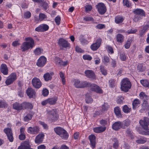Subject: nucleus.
Returning <instances> with one entry per match:
<instances>
[{"instance_id": "a878e982", "label": "nucleus", "mask_w": 149, "mask_h": 149, "mask_svg": "<svg viewBox=\"0 0 149 149\" xmlns=\"http://www.w3.org/2000/svg\"><path fill=\"white\" fill-rule=\"evenodd\" d=\"M106 129L105 127H100L94 128L93 131L96 133H99L104 131Z\"/></svg>"}, {"instance_id": "f257e3e1", "label": "nucleus", "mask_w": 149, "mask_h": 149, "mask_svg": "<svg viewBox=\"0 0 149 149\" xmlns=\"http://www.w3.org/2000/svg\"><path fill=\"white\" fill-rule=\"evenodd\" d=\"M74 86L78 88H84L85 87L91 86L92 91H94L99 93H102V90L98 86L95 84L91 85L90 83L86 81L81 82L77 79L74 80Z\"/></svg>"}, {"instance_id": "c03bdc74", "label": "nucleus", "mask_w": 149, "mask_h": 149, "mask_svg": "<svg viewBox=\"0 0 149 149\" xmlns=\"http://www.w3.org/2000/svg\"><path fill=\"white\" fill-rule=\"evenodd\" d=\"M100 70L103 75H105L107 74V70L104 68L103 66L101 65L100 66Z\"/></svg>"}, {"instance_id": "37998d69", "label": "nucleus", "mask_w": 149, "mask_h": 149, "mask_svg": "<svg viewBox=\"0 0 149 149\" xmlns=\"http://www.w3.org/2000/svg\"><path fill=\"white\" fill-rule=\"evenodd\" d=\"M122 123L123 124V126H124V128H123V129L125 128V127H127L130 124V121L127 119L126 120L123 122H122Z\"/></svg>"}, {"instance_id": "f03ea898", "label": "nucleus", "mask_w": 149, "mask_h": 149, "mask_svg": "<svg viewBox=\"0 0 149 149\" xmlns=\"http://www.w3.org/2000/svg\"><path fill=\"white\" fill-rule=\"evenodd\" d=\"M58 44L61 50H63V48L70 47V45L68 42L63 38H60L58 42Z\"/></svg>"}, {"instance_id": "473e14b6", "label": "nucleus", "mask_w": 149, "mask_h": 149, "mask_svg": "<svg viewBox=\"0 0 149 149\" xmlns=\"http://www.w3.org/2000/svg\"><path fill=\"white\" fill-rule=\"evenodd\" d=\"M112 144L114 148L116 149L118 147L119 142L117 138H114L112 140Z\"/></svg>"}, {"instance_id": "bb28decb", "label": "nucleus", "mask_w": 149, "mask_h": 149, "mask_svg": "<svg viewBox=\"0 0 149 149\" xmlns=\"http://www.w3.org/2000/svg\"><path fill=\"white\" fill-rule=\"evenodd\" d=\"M22 110L27 109H32L33 107L32 105L29 103L24 102L21 104Z\"/></svg>"}, {"instance_id": "49530a36", "label": "nucleus", "mask_w": 149, "mask_h": 149, "mask_svg": "<svg viewBox=\"0 0 149 149\" xmlns=\"http://www.w3.org/2000/svg\"><path fill=\"white\" fill-rule=\"evenodd\" d=\"M59 74L60 77L62 79V81L63 84H65V81L64 74L62 72H60Z\"/></svg>"}, {"instance_id": "423d86ee", "label": "nucleus", "mask_w": 149, "mask_h": 149, "mask_svg": "<svg viewBox=\"0 0 149 149\" xmlns=\"http://www.w3.org/2000/svg\"><path fill=\"white\" fill-rule=\"evenodd\" d=\"M34 46V44L28 42H24L21 46L22 51L23 52L28 50L30 48L32 49Z\"/></svg>"}, {"instance_id": "864d4df0", "label": "nucleus", "mask_w": 149, "mask_h": 149, "mask_svg": "<svg viewBox=\"0 0 149 149\" xmlns=\"http://www.w3.org/2000/svg\"><path fill=\"white\" fill-rule=\"evenodd\" d=\"M124 99L123 97L122 96L118 97L117 101V103L120 104L123 103Z\"/></svg>"}, {"instance_id": "9d476101", "label": "nucleus", "mask_w": 149, "mask_h": 149, "mask_svg": "<svg viewBox=\"0 0 149 149\" xmlns=\"http://www.w3.org/2000/svg\"><path fill=\"white\" fill-rule=\"evenodd\" d=\"M32 82L33 86L36 88H40L42 85L40 80L37 77H34L32 80Z\"/></svg>"}, {"instance_id": "774afa93", "label": "nucleus", "mask_w": 149, "mask_h": 149, "mask_svg": "<svg viewBox=\"0 0 149 149\" xmlns=\"http://www.w3.org/2000/svg\"><path fill=\"white\" fill-rule=\"evenodd\" d=\"M109 58L108 56H104L103 58V62L104 63H108L109 61Z\"/></svg>"}, {"instance_id": "0e129e2a", "label": "nucleus", "mask_w": 149, "mask_h": 149, "mask_svg": "<svg viewBox=\"0 0 149 149\" xmlns=\"http://www.w3.org/2000/svg\"><path fill=\"white\" fill-rule=\"evenodd\" d=\"M49 93L48 91L46 89H43L42 91V94L45 96H47Z\"/></svg>"}, {"instance_id": "de8ad7c7", "label": "nucleus", "mask_w": 149, "mask_h": 149, "mask_svg": "<svg viewBox=\"0 0 149 149\" xmlns=\"http://www.w3.org/2000/svg\"><path fill=\"white\" fill-rule=\"evenodd\" d=\"M39 19L40 21L43 20L44 19H46L47 16L44 13H40L39 15Z\"/></svg>"}, {"instance_id": "ea45409f", "label": "nucleus", "mask_w": 149, "mask_h": 149, "mask_svg": "<svg viewBox=\"0 0 149 149\" xmlns=\"http://www.w3.org/2000/svg\"><path fill=\"white\" fill-rule=\"evenodd\" d=\"M143 16L135 14L133 19L134 21L135 22H137L139 20L142 19Z\"/></svg>"}, {"instance_id": "f8f14e48", "label": "nucleus", "mask_w": 149, "mask_h": 149, "mask_svg": "<svg viewBox=\"0 0 149 149\" xmlns=\"http://www.w3.org/2000/svg\"><path fill=\"white\" fill-rule=\"evenodd\" d=\"M39 131V127L37 126H35L33 127H30L27 130L28 133L32 134H36Z\"/></svg>"}, {"instance_id": "6e6552de", "label": "nucleus", "mask_w": 149, "mask_h": 149, "mask_svg": "<svg viewBox=\"0 0 149 149\" xmlns=\"http://www.w3.org/2000/svg\"><path fill=\"white\" fill-rule=\"evenodd\" d=\"M102 40L101 38H99L96 40L95 42L91 46L90 48L93 51L97 50L100 46L101 44Z\"/></svg>"}, {"instance_id": "603ef678", "label": "nucleus", "mask_w": 149, "mask_h": 149, "mask_svg": "<svg viewBox=\"0 0 149 149\" xmlns=\"http://www.w3.org/2000/svg\"><path fill=\"white\" fill-rule=\"evenodd\" d=\"M64 131L63 133H62L63 136H60L62 138L64 139H66L68 137V135L67 132L64 129Z\"/></svg>"}, {"instance_id": "e2e57ef3", "label": "nucleus", "mask_w": 149, "mask_h": 149, "mask_svg": "<svg viewBox=\"0 0 149 149\" xmlns=\"http://www.w3.org/2000/svg\"><path fill=\"white\" fill-rule=\"evenodd\" d=\"M83 58L84 60H91L92 59V57L89 55H84L83 56Z\"/></svg>"}, {"instance_id": "9b49d317", "label": "nucleus", "mask_w": 149, "mask_h": 149, "mask_svg": "<svg viewBox=\"0 0 149 149\" xmlns=\"http://www.w3.org/2000/svg\"><path fill=\"white\" fill-rule=\"evenodd\" d=\"M46 61V58L44 56H41L38 60L36 65L39 67H42L45 64Z\"/></svg>"}, {"instance_id": "2eb2a0df", "label": "nucleus", "mask_w": 149, "mask_h": 149, "mask_svg": "<svg viewBox=\"0 0 149 149\" xmlns=\"http://www.w3.org/2000/svg\"><path fill=\"white\" fill-rule=\"evenodd\" d=\"M17 149H33L31 148L29 143V141H25L18 147Z\"/></svg>"}, {"instance_id": "39448f33", "label": "nucleus", "mask_w": 149, "mask_h": 149, "mask_svg": "<svg viewBox=\"0 0 149 149\" xmlns=\"http://www.w3.org/2000/svg\"><path fill=\"white\" fill-rule=\"evenodd\" d=\"M3 131L6 134L7 138L10 142H13L14 140V138L13 136V134L12 129L10 128H7L4 129Z\"/></svg>"}, {"instance_id": "c85d7f7f", "label": "nucleus", "mask_w": 149, "mask_h": 149, "mask_svg": "<svg viewBox=\"0 0 149 149\" xmlns=\"http://www.w3.org/2000/svg\"><path fill=\"white\" fill-rule=\"evenodd\" d=\"M137 139L136 140V142L138 144H143L147 141V139L144 137H137Z\"/></svg>"}, {"instance_id": "6e6d98bb", "label": "nucleus", "mask_w": 149, "mask_h": 149, "mask_svg": "<svg viewBox=\"0 0 149 149\" xmlns=\"http://www.w3.org/2000/svg\"><path fill=\"white\" fill-rule=\"evenodd\" d=\"M145 130L144 131H143L141 134L143 135H149V129H148L147 128L144 127L143 128Z\"/></svg>"}, {"instance_id": "a19ab883", "label": "nucleus", "mask_w": 149, "mask_h": 149, "mask_svg": "<svg viewBox=\"0 0 149 149\" xmlns=\"http://www.w3.org/2000/svg\"><path fill=\"white\" fill-rule=\"evenodd\" d=\"M146 68L143 66V65L141 64H139L137 67V69L139 72H142L144 71Z\"/></svg>"}, {"instance_id": "6ab92c4d", "label": "nucleus", "mask_w": 149, "mask_h": 149, "mask_svg": "<svg viewBox=\"0 0 149 149\" xmlns=\"http://www.w3.org/2000/svg\"><path fill=\"white\" fill-rule=\"evenodd\" d=\"M44 135L43 134L40 133L36 137L35 142L37 143L40 144L42 142L44 139Z\"/></svg>"}, {"instance_id": "2f4dec72", "label": "nucleus", "mask_w": 149, "mask_h": 149, "mask_svg": "<svg viewBox=\"0 0 149 149\" xmlns=\"http://www.w3.org/2000/svg\"><path fill=\"white\" fill-rule=\"evenodd\" d=\"M123 111L125 113H130L131 111V109L126 105H125L122 108Z\"/></svg>"}, {"instance_id": "1a4fd4ad", "label": "nucleus", "mask_w": 149, "mask_h": 149, "mask_svg": "<svg viewBox=\"0 0 149 149\" xmlns=\"http://www.w3.org/2000/svg\"><path fill=\"white\" fill-rule=\"evenodd\" d=\"M17 79V76L15 74L12 73L6 80L5 83L7 85L12 83Z\"/></svg>"}, {"instance_id": "393cba45", "label": "nucleus", "mask_w": 149, "mask_h": 149, "mask_svg": "<svg viewBox=\"0 0 149 149\" xmlns=\"http://www.w3.org/2000/svg\"><path fill=\"white\" fill-rule=\"evenodd\" d=\"M134 14L139 15L141 16H145V13L144 11L141 9H136L133 11Z\"/></svg>"}, {"instance_id": "f704fd0d", "label": "nucleus", "mask_w": 149, "mask_h": 149, "mask_svg": "<svg viewBox=\"0 0 149 149\" xmlns=\"http://www.w3.org/2000/svg\"><path fill=\"white\" fill-rule=\"evenodd\" d=\"M86 96L85 100L86 103H92L93 102V100L91 97V96L88 93H86Z\"/></svg>"}, {"instance_id": "8fccbe9b", "label": "nucleus", "mask_w": 149, "mask_h": 149, "mask_svg": "<svg viewBox=\"0 0 149 149\" xmlns=\"http://www.w3.org/2000/svg\"><path fill=\"white\" fill-rule=\"evenodd\" d=\"M127 86H124L122 85H120V88L121 90L127 92L129 89L131 88L129 87L127 88Z\"/></svg>"}, {"instance_id": "dca6fc26", "label": "nucleus", "mask_w": 149, "mask_h": 149, "mask_svg": "<svg viewBox=\"0 0 149 149\" xmlns=\"http://www.w3.org/2000/svg\"><path fill=\"white\" fill-rule=\"evenodd\" d=\"M54 74L53 72H47L44 74L43 75V78L44 80L46 81H48L51 80L52 79V76Z\"/></svg>"}, {"instance_id": "09e8293b", "label": "nucleus", "mask_w": 149, "mask_h": 149, "mask_svg": "<svg viewBox=\"0 0 149 149\" xmlns=\"http://www.w3.org/2000/svg\"><path fill=\"white\" fill-rule=\"evenodd\" d=\"M62 60H61L59 57L56 58V64L58 66H61L62 65Z\"/></svg>"}, {"instance_id": "20e7f679", "label": "nucleus", "mask_w": 149, "mask_h": 149, "mask_svg": "<svg viewBox=\"0 0 149 149\" xmlns=\"http://www.w3.org/2000/svg\"><path fill=\"white\" fill-rule=\"evenodd\" d=\"M48 114L50 116V119L53 121H55L58 119V116L56 113V109H52L49 110L48 112Z\"/></svg>"}, {"instance_id": "4d7b16f0", "label": "nucleus", "mask_w": 149, "mask_h": 149, "mask_svg": "<svg viewBox=\"0 0 149 149\" xmlns=\"http://www.w3.org/2000/svg\"><path fill=\"white\" fill-rule=\"evenodd\" d=\"M61 17L59 16H57L55 18V22L56 24L59 25L60 23Z\"/></svg>"}, {"instance_id": "cd10ccee", "label": "nucleus", "mask_w": 149, "mask_h": 149, "mask_svg": "<svg viewBox=\"0 0 149 149\" xmlns=\"http://www.w3.org/2000/svg\"><path fill=\"white\" fill-rule=\"evenodd\" d=\"M141 102L140 100L137 98L134 99L132 102V108L133 109H135L139 107V105L140 104Z\"/></svg>"}, {"instance_id": "7ed1b4c3", "label": "nucleus", "mask_w": 149, "mask_h": 149, "mask_svg": "<svg viewBox=\"0 0 149 149\" xmlns=\"http://www.w3.org/2000/svg\"><path fill=\"white\" fill-rule=\"evenodd\" d=\"M96 7L99 13L101 15L104 14L106 12L107 9L104 3H100L96 5Z\"/></svg>"}, {"instance_id": "c756f323", "label": "nucleus", "mask_w": 149, "mask_h": 149, "mask_svg": "<svg viewBox=\"0 0 149 149\" xmlns=\"http://www.w3.org/2000/svg\"><path fill=\"white\" fill-rule=\"evenodd\" d=\"M13 108L17 111H20L22 110V106L21 104H20L17 102H16L13 104Z\"/></svg>"}, {"instance_id": "b1692460", "label": "nucleus", "mask_w": 149, "mask_h": 149, "mask_svg": "<svg viewBox=\"0 0 149 149\" xmlns=\"http://www.w3.org/2000/svg\"><path fill=\"white\" fill-rule=\"evenodd\" d=\"M114 113L117 118H121L122 117L121 111L119 107H116L114 108Z\"/></svg>"}, {"instance_id": "e433bc0d", "label": "nucleus", "mask_w": 149, "mask_h": 149, "mask_svg": "<svg viewBox=\"0 0 149 149\" xmlns=\"http://www.w3.org/2000/svg\"><path fill=\"white\" fill-rule=\"evenodd\" d=\"M140 82L144 86L149 87V83L147 80H141L140 81Z\"/></svg>"}, {"instance_id": "f3484780", "label": "nucleus", "mask_w": 149, "mask_h": 149, "mask_svg": "<svg viewBox=\"0 0 149 149\" xmlns=\"http://www.w3.org/2000/svg\"><path fill=\"white\" fill-rule=\"evenodd\" d=\"M120 85L127 86V88L128 87L131 88L132 86L131 82L129 79L127 78L123 79L121 81Z\"/></svg>"}, {"instance_id": "0eeeda50", "label": "nucleus", "mask_w": 149, "mask_h": 149, "mask_svg": "<svg viewBox=\"0 0 149 149\" xmlns=\"http://www.w3.org/2000/svg\"><path fill=\"white\" fill-rule=\"evenodd\" d=\"M57 100V98L56 97L49 98L42 101L41 104L43 105H45L47 104L50 105L54 104L56 103Z\"/></svg>"}, {"instance_id": "ddd939ff", "label": "nucleus", "mask_w": 149, "mask_h": 149, "mask_svg": "<svg viewBox=\"0 0 149 149\" xmlns=\"http://www.w3.org/2000/svg\"><path fill=\"white\" fill-rule=\"evenodd\" d=\"M139 123L143 128H147L149 125V119L148 117H145L143 120H140Z\"/></svg>"}, {"instance_id": "72a5a7b5", "label": "nucleus", "mask_w": 149, "mask_h": 149, "mask_svg": "<svg viewBox=\"0 0 149 149\" xmlns=\"http://www.w3.org/2000/svg\"><path fill=\"white\" fill-rule=\"evenodd\" d=\"M116 39L118 42L121 43L124 41V37L122 35L118 33Z\"/></svg>"}, {"instance_id": "5fc2aeb1", "label": "nucleus", "mask_w": 149, "mask_h": 149, "mask_svg": "<svg viewBox=\"0 0 149 149\" xmlns=\"http://www.w3.org/2000/svg\"><path fill=\"white\" fill-rule=\"evenodd\" d=\"M120 58L121 61H125L126 59V57L125 54L124 53L121 54L120 55Z\"/></svg>"}, {"instance_id": "5701e85b", "label": "nucleus", "mask_w": 149, "mask_h": 149, "mask_svg": "<svg viewBox=\"0 0 149 149\" xmlns=\"http://www.w3.org/2000/svg\"><path fill=\"white\" fill-rule=\"evenodd\" d=\"M54 130L56 133L59 135L60 136H63L62 133H63L64 132V129L63 128L60 127H57L54 128Z\"/></svg>"}, {"instance_id": "aec40b11", "label": "nucleus", "mask_w": 149, "mask_h": 149, "mask_svg": "<svg viewBox=\"0 0 149 149\" xmlns=\"http://www.w3.org/2000/svg\"><path fill=\"white\" fill-rule=\"evenodd\" d=\"M85 74L88 77L94 79L95 78L94 73L91 70H88L85 71Z\"/></svg>"}, {"instance_id": "a211bd4d", "label": "nucleus", "mask_w": 149, "mask_h": 149, "mask_svg": "<svg viewBox=\"0 0 149 149\" xmlns=\"http://www.w3.org/2000/svg\"><path fill=\"white\" fill-rule=\"evenodd\" d=\"M88 138L90 141V144L93 148L95 147L96 144V137L94 135H91L89 136Z\"/></svg>"}, {"instance_id": "412c9836", "label": "nucleus", "mask_w": 149, "mask_h": 149, "mask_svg": "<svg viewBox=\"0 0 149 149\" xmlns=\"http://www.w3.org/2000/svg\"><path fill=\"white\" fill-rule=\"evenodd\" d=\"M1 72L4 75H7L8 73V69L6 65L4 64L1 65L0 67Z\"/></svg>"}, {"instance_id": "13d9d810", "label": "nucleus", "mask_w": 149, "mask_h": 149, "mask_svg": "<svg viewBox=\"0 0 149 149\" xmlns=\"http://www.w3.org/2000/svg\"><path fill=\"white\" fill-rule=\"evenodd\" d=\"M137 31L136 29H132L130 30H128L127 31V33L128 34H134Z\"/></svg>"}, {"instance_id": "4c0bfd02", "label": "nucleus", "mask_w": 149, "mask_h": 149, "mask_svg": "<svg viewBox=\"0 0 149 149\" xmlns=\"http://www.w3.org/2000/svg\"><path fill=\"white\" fill-rule=\"evenodd\" d=\"M33 116V114L31 113L28 114L26 116H25L24 118V120L25 121H28L31 120Z\"/></svg>"}, {"instance_id": "3c124183", "label": "nucleus", "mask_w": 149, "mask_h": 149, "mask_svg": "<svg viewBox=\"0 0 149 149\" xmlns=\"http://www.w3.org/2000/svg\"><path fill=\"white\" fill-rule=\"evenodd\" d=\"M42 32L46 31L49 28L48 25L46 24H41Z\"/></svg>"}, {"instance_id": "052dcab7", "label": "nucleus", "mask_w": 149, "mask_h": 149, "mask_svg": "<svg viewBox=\"0 0 149 149\" xmlns=\"http://www.w3.org/2000/svg\"><path fill=\"white\" fill-rule=\"evenodd\" d=\"M123 3L124 6H126L127 7H129L131 5L128 0H123Z\"/></svg>"}, {"instance_id": "79ce46f5", "label": "nucleus", "mask_w": 149, "mask_h": 149, "mask_svg": "<svg viewBox=\"0 0 149 149\" xmlns=\"http://www.w3.org/2000/svg\"><path fill=\"white\" fill-rule=\"evenodd\" d=\"M42 49L39 48H37L34 51V52L36 55H38L41 54L42 52Z\"/></svg>"}, {"instance_id": "4468645a", "label": "nucleus", "mask_w": 149, "mask_h": 149, "mask_svg": "<svg viewBox=\"0 0 149 149\" xmlns=\"http://www.w3.org/2000/svg\"><path fill=\"white\" fill-rule=\"evenodd\" d=\"M123 124L122 123V122L120 121H118L112 125V129L116 130H117L119 129L120 128H124Z\"/></svg>"}, {"instance_id": "bf43d9fd", "label": "nucleus", "mask_w": 149, "mask_h": 149, "mask_svg": "<svg viewBox=\"0 0 149 149\" xmlns=\"http://www.w3.org/2000/svg\"><path fill=\"white\" fill-rule=\"evenodd\" d=\"M109 108V107L107 104H105L102 106V112L106 111Z\"/></svg>"}, {"instance_id": "7c9ffc66", "label": "nucleus", "mask_w": 149, "mask_h": 149, "mask_svg": "<svg viewBox=\"0 0 149 149\" xmlns=\"http://www.w3.org/2000/svg\"><path fill=\"white\" fill-rule=\"evenodd\" d=\"M140 98L144 101V100L146 101L149 99V97L146 95L145 93L141 92L139 95Z\"/></svg>"}, {"instance_id": "a18cd8bd", "label": "nucleus", "mask_w": 149, "mask_h": 149, "mask_svg": "<svg viewBox=\"0 0 149 149\" xmlns=\"http://www.w3.org/2000/svg\"><path fill=\"white\" fill-rule=\"evenodd\" d=\"M7 104L4 100H0V108H5L7 107Z\"/></svg>"}, {"instance_id": "c9c22d12", "label": "nucleus", "mask_w": 149, "mask_h": 149, "mask_svg": "<svg viewBox=\"0 0 149 149\" xmlns=\"http://www.w3.org/2000/svg\"><path fill=\"white\" fill-rule=\"evenodd\" d=\"M124 20L122 17L120 16H116L115 18V22L117 24H119L122 23Z\"/></svg>"}, {"instance_id": "4be33fe9", "label": "nucleus", "mask_w": 149, "mask_h": 149, "mask_svg": "<svg viewBox=\"0 0 149 149\" xmlns=\"http://www.w3.org/2000/svg\"><path fill=\"white\" fill-rule=\"evenodd\" d=\"M27 95L30 98L33 97L35 96L36 92L33 88H28L26 91Z\"/></svg>"}, {"instance_id": "69168bd1", "label": "nucleus", "mask_w": 149, "mask_h": 149, "mask_svg": "<svg viewBox=\"0 0 149 149\" xmlns=\"http://www.w3.org/2000/svg\"><path fill=\"white\" fill-rule=\"evenodd\" d=\"M31 15V13L30 12H27L24 13V16L25 18H29L30 17Z\"/></svg>"}, {"instance_id": "338daca9", "label": "nucleus", "mask_w": 149, "mask_h": 149, "mask_svg": "<svg viewBox=\"0 0 149 149\" xmlns=\"http://www.w3.org/2000/svg\"><path fill=\"white\" fill-rule=\"evenodd\" d=\"M131 41L130 40H128L127 41L126 44L124 45L126 49L129 48L130 45Z\"/></svg>"}, {"instance_id": "58836bf2", "label": "nucleus", "mask_w": 149, "mask_h": 149, "mask_svg": "<svg viewBox=\"0 0 149 149\" xmlns=\"http://www.w3.org/2000/svg\"><path fill=\"white\" fill-rule=\"evenodd\" d=\"M142 107L144 109H145L146 110L149 109V106L147 101L144 100V101L142 104Z\"/></svg>"}, {"instance_id": "680f3d73", "label": "nucleus", "mask_w": 149, "mask_h": 149, "mask_svg": "<svg viewBox=\"0 0 149 149\" xmlns=\"http://www.w3.org/2000/svg\"><path fill=\"white\" fill-rule=\"evenodd\" d=\"M25 40L26 41H29L28 42H30V43L34 44V40L31 38H25Z\"/></svg>"}]
</instances>
